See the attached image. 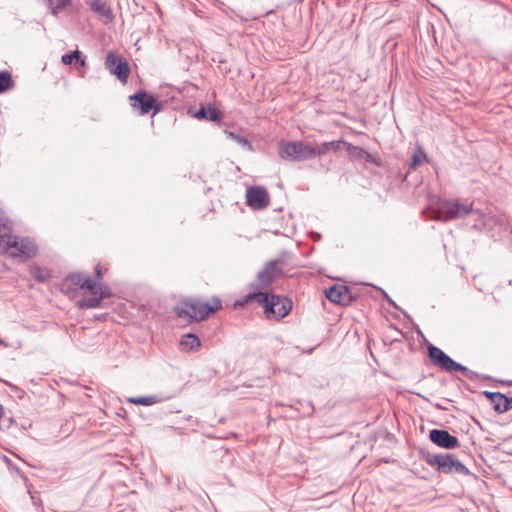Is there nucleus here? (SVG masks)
Returning a JSON list of instances; mask_svg holds the SVG:
<instances>
[{
    "instance_id": "f257e3e1",
    "label": "nucleus",
    "mask_w": 512,
    "mask_h": 512,
    "mask_svg": "<svg viewBox=\"0 0 512 512\" xmlns=\"http://www.w3.org/2000/svg\"><path fill=\"white\" fill-rule=\"evenodd\" d=\"M37 246L29 238L11 235L7 217L0 209V253L13 258L27 259L36 255Z\"/></svg>"
},
{
    "instance_id": "f03ea898",
    "label": "nucleus",
    "mask_w": 512,
    "mask_h": 512,
    "mask_svg": "<svg viewBox=\"0 0 512 512\" xmlns=\"http://www.w3.org/2000/svg\"><path fill=\"white\" fill-rule=\"evenodd\" d=\"M254 299L265 308V313L268 318L271 316L275 318H283L287 316L292 308L291 301L282 296L258 292L248 295L247 300Z\"/></svg>"
},
{
    "instance_id": "7ed1b4c3",
    "label": "nucleus",
    "mask_w": 512,
    "mask_h": 512,
    "mask_svg": "<svg viewBox=\"0 0 512 512\" xmlns=\"http://www.w3.org/2000/svg\"><path fill=\"white\" fill-rule=\"evenodd\" d=\"M472 204H462L457 201L441 200L434 212V218L440 221H451L463 218L473 213Z\"/></svg>"
},
{
    "instance_id": "20e7f679",
    "label": "nucleus",
    "mask_w": 512,
    "mask_h": 512,
    "mask_svg": "<svg viewBox=\"0 0 512 512\" xmlns=\"http://www.w3.org/2000/svg\"><path fill=\"white\" fill-rule=\"evenodd\" d=\"M220 308L221 302L217 298L213 299L211 302L192 300L185 302L183 307L178 309V315L199 321L205 319L210 313Z\"/></svg>"
},
{
    "instance_id": "39448f33",
    "label": "nucleus",
    "mask_w": 512,
    "mask_h": 512,
    "mask_svg": "<svg viewBox=\"0 0 512 512\" xmlns=\"http://www.w3.org/2000/svg\"><path fill=\"white\" fill-rule=\"evenodd\" d=\"M426 462L431 466H437L442 473L455 472L462 475L469 473L468 468L450 454H428Z\"/></svg>"
},
{
    "instance_id": "423d86ee",
    "label": "nucleus",
    "mask_w": 512,
    "mask_h": 512,
    "mask_svg": "<svg viewBox=\"0 0 512 512\" xmlns=\"http://www.w3.org/2000/svg\"><path fill=\"white\" fill-rule=\"evenodd\" d=\"M279 155L281 158L289 161L310 160L312 146L304 141L281 142Z\"/></svg>"
},
{
    "instance_id": "0eeeda50",
    "label": "nucleus",
    "mask_w": 512,
    "mask_h": 512,
    "mask_svg": "<svg viewBox=\"0 0 512 512\" xmlns=\"http://www.w3.org/2000/svg\"><path fill=\"white\" fill-rule=\"evenodd\" d=\"M428 355L430 357L431 362L446 371H460L465 374L468 378L472 379L473 372L469 370L467 367L455 362L452 358H450L445 352H443L440 348L429 345L428 347Z\"/></svg>"
},
{
    "instance_id": "6e6552de",
    "label": "nucleus",
    "mask_w": 512,
    "mask_h": 512,
    "mask_svg": "<svg viewBox=\"0 0 512 512\" xmlns=\"http://www.w3.org/2000/svg\"><path fill=\"white\" fill-rule=\"evenodd\" d=\"M130 101L134 108H138L140 110L141 115L147 114L151 110H154L153 114H156L160 111V106L157 103L155 97L148 95L144 91H139L136 94L130 96Z\"/></svg>"
},
{
    "instance_id": "1a4fd4ad",
    "label": "nucleus",
    "mask_w": 512,
    "mask_h": 512,
    "mask_svg": "<svg viewBox=\"0 0 512 512\" xmlns=\"http://www.w3.org/2000/svg\"><path fill=\"white\" fill-rule=\"evenodd\" d=\"M506 225V219L503 215L487 213L479 214L478 219L473 225V228L480 231L493 232L497 228H504Z\"/></svg>"
},
{
    "instance_id": "9d476101",
    "label": "nucleus",
    "mask_w": 512,
    "mask_h": 512,
    "mask_svg": "<svg viewBox=\"0 0 512 512\" xmlns=\"http://www.w3.org/2000/svg\"><path fill=\"white\" fill-rule=\"evenodd\" d=\"M325 296L335 304L348 305L352 301L350 290L345 285H333L326 289Z\"/></svg>"
},
{
    "instance_id": "9b49d317",
    "label": "nucleus",
    "mask_w": 512,
    "mask_h": 512,
    "mask_svg": "<svg viewBox=\"0 0 512 512\" xmlns=\"http://www.w3.org/2000/svg\"><path fill=\"white\" fill-rule=\"evenodd\" d=\"M247 203L253 209H262L269 204V195L264 188L251 187L246 192Z\"/></svg>"
},
{
    "instance_id": "f8f14e48",
    "label": "nucleus",
    "mask_w": 512,
    "mask_h": 512,
    "mask_svg": "<svg viewBox=\"0 0 512 512\" xmlns=\"http://www.w3.org/2000/svg\"><path fill=\"white\" fill-rule=\"evenodd\" d=\"M429 438L434 444L445 449L458 446V439L446 430L433 429L429 433Z\"/></svg>"
},
{
    "instance_id": "ddd939ff",
    "label": "nucleus",
    "mask_w": 512,
    "mask_h": 512,
    "mask_svg": "<svg viewBox=\"0 0 512 512\" xmlns=\"http://www.w3.org/2000/svg\"><path fill=\"white\" fill-rule=\"evenodd\" d=\"M281 270L279 268L278 261H270L265 267L258 273L257 282L258 287L265 288L269 286L274 278L280 274Z\"/></svg>"
},
{
    "instance_id": "4468645a",
    "label": "nucleus",
    "mask_w": 512,
    "mask_h": 512,
    "mask_svg": "<svg viewBox=\"0 0 512 512\" xmlns=\"http://www.w3.org/2000/svg\"><path fill=\"white\" fill-rule=\"evenodd\" d=\"M109 295L108 288L105 285L99 286V293L91 297L83 298L79 301L80 308L90 309L99 307L102 300Z\"/></svg>"
},
{
    "instance_id": "2eb2a0df",
    "label": "nucleus",
    "mask_w": 512,
    "mask_h": 512,
    "mask_svg": "<svg viewBox=\"0 0 512 512\" xmlns=\"http://www.w3.org/2000/svg\"><path fill=\"white\" fill-rule=\"evenodd\" d=\"M485 395L491 400L495 411L504 413L511 408V400L498 392H485Z\"/></svg>"
},
{
    "instance_id": "dca6fc26",
    "label": "nucleus",
    "mask_w": 512,
    "mask_h": 512,
    "mask_svg": "<svg viewBox=\"0 0 512 512\" xmlns=\"http://www.w3.org/2000/svg\"><path fill=\"white\" fill-rule=\"evenodd\" d=\"M87 3L94 13L107 20L113 19L112 9L105 0H90Z\"/></svg>"
},
{
    "instance_id": "f3484780",
    "label": "nucleus",
    "mask_w": 512,
    "mask_h": 512,
    "mask_svg": "<svg viewBox=\"0 0 512 512\" xmlns=\"http://www.w3.org/2000/svg\"><path fill=\"white\" fill-rule=\"evenodd\" d=\"M341 141H329L323 142L316 147L312 146L311 159L326 155L330 150H338L341 145Z\"/></svg>"
},
{
    "instance_id": "a211bd4d",
    "label": "nucleus",
    "mask_w": 512,
    "mask_h": 512,
    "mask_svg": "<svg viewBox=\"0 0 512 512\" xmlns=\"http://www.w3.org/2000/svg\"><path fill=\"white\" fill-rule=\"evenodd\" d=\"M180 346L184 351H195L201 346L199 338L194 334H186L181 338Z\"/></svg>"
},
{
    "instance_id": "6ab92c4d",
    "label": "nucleus",
    "mask_w": 512,
    "mask_h": 512,
    "mask_svg": "<svg viewBox=\"0 0 512 512\" xmlns=\"http://www.w3.org/2000/svg\"><path fill=\"white\" fill-rule=\"evenodd\" d=\"M111 74H114L122 82H126L129 76V66L124 60H119L117 65L110 70Z\"/></svg>"
},
{
    "instance_id": "aec40b11",
    "label": "nucleus",
    "mask_w": 512,
    "mask_h": 512,
    "mask_svg": "<svg viewBox=\"0 0 512 512\" xmlns=\"http://www.w3.org/2000/svg\"><path fill=\"white\" fill-rule=\"evenodd\" d=\"M164 399L158 395L140 396L130 398L128 401L136 405L150 406L162 402Z\"/></svg>"
},
{
    "instance_id": "412c9836",
    "label": "nucleus",
    "mask_w": 512,
    "mask_h": 512,
    "mask_svg": "<svg viewBox=\"0 0 512 512\" xmlns=\"http://www.w3.org/2000/svg\"><path fill=\"white\" fill-rule=\"evenodd\" d=\"M196 118H205L209 121L216 122L220 119V114L215 107H202L196 114Z\"/></svg>"
},
{
    "instance_id": "4be33fe9",
    "label": "nucleus",
    "mask_w": 512,
    "mask_h": 512,
    "mask_svg": "<svg viewBox=\"0 0 512 512\" xmlns=\"http://www.w3.org/2000/svg\"><path fill=\"white\" fill-rule=\"evenodd\" d=\"M30 274L38 282H45L50 278L49 270L40 266L31 267Z\"/></svg>"
},
{
    "instance_id": "5701e85b",
    "label": "nucleus",
    "mask_w": 512,
    "mask_h": 512,
    "mask_svg": "<svg viewBox=\"0 0 512 512\" xmlns=\"http://www.w3.org/2000/svg\"><path fill=\"white\" fill-rule=\"evenodd\" d=\"M80 55H81L80 51L79 50H75V51H73L70 54H64L61 57V60H62V62L65 65H70V64H72L73 60H75L76 64H79L80 66H84L85 65V59L81 58Z\"/></svg>"
},
{
    "instance_id": "b1692460",
    "label": "nucleus",
    "mask_w": 512,
    "mask_h": 512,
    "mask_svg": "<svg viewBox=\"0 0 512 512\" xmlns=\"http://www.w3.org/2000/svg\"><path fill=\"white\" fill-rule=\"evenodd\" d=\"M13 87L11 74L7 71L0 72V93H3Z\"/></svg>"
},
{
    "instance_id": "393cba45",
    "label": "nucleus",
    "mask_w": 512,
    "mask_h": 512,
    "mask_svg": "<svg viewBox=\"0 0 512 512\" xmlns=\"http://www.w3.org/2000/svg\"><path fill=\"white\" fill-rule=\"evenodd\" d=\"M49 7L52 14L57 15L64 7H66L70 0H48Z\"/></svg>"
},
{
    "instance_id": "a878e982",
    "label": "nucleus",
    "mask_w": 512,
    "mask_h": 512,
    "mask_svg": "<svg viewBox=\"0 0 512 512\" xmlns=\"http://www.w3.org/2000/svg\"><path fill=\"white\" fill-rule=\"evenodd\" d=\"M83 285H85L84 288H86L90 292L91 295H96L99 293V286L101 284H98L92 278H89V279H83Z\"/></svg>"
},
{
    "instance_id": "bb28decb",
    "label": "nucleus",
    "mask_w": 512,
    "mask_h": 512,
    "mask_svg": "<svg viewBox=\"0 0 512 512\" xmlns=\"http://www.w3.org/2000/svg\"><path fill=\"white\" fill-rule=\"evenodd\" d=\"M426 161V154L422 150H418L412 156L411 167L415 168L416 166L422 164Z\"/></svg>"
},
{
    "instance_id": "cd10ccee",
    "label": "nucleus",
    "mask_w": 512,
    "mask_h": 512,
    "mask_svg": "<svg viewBox=\"0 0 512 512\" xmlns=\"http://www.w3.org/2000/svg\"><path fill=\"white\" fill-rule=\"evenodd\" d=\"M228 136L235 140L237 143L246 147L248 150H252L251 143L244 137L234 134L233 132H228Z\"/></svg>"
},
{
    "instance_id": "c85d7f7f",
    "label": "nucleus",
    "mask_w": 512,
    "mask_h": 512,
    "mask_svg": "<svg viewBox=\"0 0 512 512\" xmlns=\"http://www.w3.org/2000/svg\"><path fill=\"white\" fill-rule=\"evenodd\" d=\"M90 277L85 276L83 274H73L68 277V280L75 285H79L81 288H84L83 279H89Z\"/></svg>"
},
{
    "instance_id": "c756f323",
    "label": "nucleus",
    "mask_w": 512,
    "mask_h": 512,
    "mask_svg": "<svg viewBox=\"0 0 512 512\" xmlns=\"http://www.w3.org/2000/svg\"><path fill=\"white\" fill-rule=\"evenodd\" d=\"M119 60L120 59L113 52H109L105 62L107 69L110 71L117 65Z\"/></svg>"
},
{
    "instance_id": "7c9ffc66",
    "label": "nucleus",
    "mask_w": 512,
    "mask_h": 512,
    "mask_svg": "<svg viewBox=\"0 0 512 512\" xmlns=\"http://www.w3.org/2000/svg\"><path fill=\"white\" fill-rule=\"evenodd\" d=\"M95 273H96V276L97 278H102V269H101V266L100 265H97L96 268H95Z\"/></svg>"
},
{
    "instance_id": "2f4dec72",
    "label": "nucleus",
    "mask_w": 512,
    "mask_h": 512,
    "mask_svg": "<svg viewBox=\"0 0 512 512\" xmlns=\"http://www.w3.org/2000/svg\"><path fill=\"white\" fill-rule=\"evenodd\" d=\"M510 385H512V381L510 382Z\"/></svg>"
}]
</instances>
